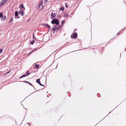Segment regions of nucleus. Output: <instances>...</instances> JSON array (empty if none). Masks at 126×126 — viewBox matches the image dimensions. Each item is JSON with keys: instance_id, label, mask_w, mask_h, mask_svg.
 Masks as SVG:
<instances>
[{"instance_id": "nucleus-1", "label": "nucleus", "mask_w": 126, "mask_h": 126, "mask_svg": "<svg viewBox=\"0 0 126 126\" xmlns=\"http://www.w3.org/2000/svg\"><path fill=\"white\" fill-rule=\"evenodd\" d=\"M44 0L45 1L44 3H43V1L39 3V7H40L41 6H42V9L43 8L47 2V0Z\"/></svg>"}, {"instance_id": "nucleus-2", "label": "nucleus", "mask_w": 126, "mask_h": 126, "mask_svg": "<svg viewBox=\"0 0 126 126\" xmlns=\"http://www.w3.org/2000/svg\"><path fill=\"white\" fill-rule=\"evenodd\" d=\"M51 23L52 24H55L57 25H58L59 24L58 20V19H54L52 21Z\"/></svg>"}, {"instance_id": "nucleus-3", "label": "nucleus", "mask_w": 126, "mask_h": 126, "mask_svg": "<svg viewBox=\"0 0 126 126\" xmlns=\"http://www.w3.org/2000/svg\"><path fill=\"white\" fill-rule=\"evenodd\" d=\"M8 0H3L1 2L0 4V7L2 6V5L5 4L7 2Z\"/></svg>"}, {"instance_id": "nucleus-4", "label": "nucleus", "mask_w": 126, "mask_h": 126, "mask_svg": "<svg viewBox=\"0 0 126 126\" xmlns=\"http://www.w3.org/2000/svg\"><path fill=\"white\" fill-rule=\"evenodd\" d=\"M56 14L55 13H52L51 14V18L52 19H53L56 16Z\"/></svg>"}, {"instance_id": "nucleus-5", "label": "nucleus", "mask_w": 126, "mask_h": 126, "mask_svg": "<svg viewBox=\"0 0 126 126\" xmlns=\"http://www.w3.org/2000/svg\"><path fill=\"white\" fill-rule=\"evenodd\" d=\"M20 6L22 8V9H21L22 10L24 11L25 10V8L23 4H21L20 5Z\"/></svg>"}, {"instance_id": "nucleus-6", "label": "nucleus", "mask_w": 126, "mask_h": 126, "mask_svg": "<svg viewBox=\"0 0 126 126\" xmlns=\"http://www.w3.org/2000/svg\"><path fill=\"white\" fill-rule=\"evenodd\" d=\"M6 16H3L1 17V20L3 21H4L6 19Z\"/></svg>"}, {"instance_id": "nucleus-7", "label": "nucleus", "mask_w": 126, "mask_h": 126, "mask_svg": "<svg viewBox=\"0 0 126 126\" xmlns=\"http://www.w3.org/2000/svg\"><path fill=\"white\" fill-rule=\"evenodd\" d=\"M42 25L44 26H45L46 27H47L49 28V29L50 28V26L47 24H42Z\"/></svg>"}, {"instance_id": "nucleus-8", "label": "nucleus", "mask_w": 126, "mask_h": 126, "mask_svg": "<svg viewBox=\"0 0 126 126\" xmlns=\"http://www.w3.org/2000/svg\"><path fill=\"white\" fill-rule=\"evenodd\" d=\"M19 14L21 15L22 16H23L24 15V12L21 11H20L19 12Z\"/></svg>"}, {"instance_id": "nucleus-9", "label": "nucleus", "mask_w": 126, "mask_h": 126, "mask_svg": "<svg viewBox=\"0 0 126 126\" xmlns=\"http://www.w3.org/2000/svg\"><path fill=\"white\" fill-rule=\"evenodd\" d=\"M14 18L13 17H11L10 18V21L9 22V23H11L12 21L13 20Z\"/></svg>"}, {"instance_id": "nucleus-10", "label": "nucleus", "mask_w": 126, "mask_h": 126, "mask_svg": "<svg viewBox=\"0 0 126 126\" xmlns=\"http://www.w3.org/2000/svg\"><path fill=\"white\" fill-rule=\"evenodd\" d=\"M77 36V34L76 33H74L73 34V38H76Z\"/></svg>"}, {"instance_id": "nucleus-11", "label": "nucleus", "mask_w": 126, "mask_h": 126, "mask_svg": "<svg viewBox=\"0 0 126 126\" xmlns=\"http://www.w3.org/2000/svg\"><path fill=\"white\" fill-rule=\"evenodd\" d=\"M56 29H57V30H58V29L57 28V27H54L52 29V30L53 31H55Z\"/></svg>"}, {"instance_id": "nucleus-12", "label": "nucleus", "mask_w": 126, "mask_h": 126, "mask_svg": "<svg viewBox=\"0 0 126 126\" xmlns=\"http://www.w3.org/2000/svg\"><path fill=\"white\" fill-rule=\"evenodd\" d=\"M18 13L17 11H16L15 13V16H18Z\"/></svg>"}, {"instance_id": "nucleus-13", "label": "nucleus", "mask_w": 126, "mask_h": 126, "mask_svg": "<svg viewBox=\"0 0 126 126\" xmlns=\"http://www.w3.org/2000/svg\"><path fill=\"white\" fill-rule=\"evenodd\" d=\"M26 76H27L26 75H22V76L20 77V78H23V77H26Z\"/></svg>"}, {"instance_id": "nucleus-14", "label": "nucleus", "mask_w": 126, "mask_h": 126, "mask_svg": "<svg viewBox=\"0 0 126 126\" xmlns=\"http://www.w3.org/2000/svg\"><path fill=\"white\" fill-rule=\"evenodd\" d=\"M36 81L37 82V83H40V79H37Z\"/></svg>"}, {"instance_id": "nucleus-15", "label": "nucleus", "mask_w": 126, "mask_h": 126, "mask_svg": "<svg viewBox=\"0 0 126 126\" xmlns=\"http://www.w3.org/2000/svg\"><path fill=\"white\" fill-rule=\"evenodd\" d=\"M60 11H63L64 10V8L63 7H61L60 9Z\"/></svg>"}, {"instance_id": "nucleus-16", "label": "nucleus", "mask_w": 126, "mask_h": 126, "mask_svg": "<svg viewBox=\"0 0 126 126\" xmlns=\"http://www.w3.org/2000/svg\"><path fill=\"white\" fill-rule=\"evenodd\" d=\"M68 15L66 13H65L64 14V16L67 17L68 16Z\"/></svg>"}, {"instance_id": "nucleus-17", "label": "nucleus", "mask_w": 126, "mask_h": 126, "mask_svg": "<svg viewBox=\"0 0 126 126\" xmlns=\"http://www.w3.org/2000/svg\"><path fill=\"white\" fill-rule=\"evenodd\" d=\"M3 14L2 12L0 13V18L1 17L3 16Z\"/></svg>"}, {"instance_id": "nucleus-18", "label": "nucleus", "mask_w": 126, "mask_h": 126, "mask_svg": "<svg viewBox=\"0 0 126 126\" xmlns=\"http://www.w3.org/2000/svg\"><path fill=\"white\" fill-rule=\"evenodd\" d=\"M35 42V41L34 40H33L32 41H31V43L30 44L31 45H32L33 44L34 42Z\"/></svg>"}, {"instance_id": "nucleus-19", "label": "nucleus", "mask_w": 126, "mask_h": 126, "mask_svg": "<svg viewBox=\"0 0 126 126\" xmlns=\"http://www.w3.org/2000/svg\"><path fill=\"white\" fill-rule=\"evenodd\" d=\"M35 67L36 68H39V65H36L35 66Z\"/></svg>"}, {"instance_id": "nucleus-20", "label": "nucleus", "mask_w": 126, "mask_h": 126, "mask_svg": "<svg viewBox=\"0 0 126 126\" xmlns=\"http://www.w3.org/2000/svg\"><path fill=\"white\" fill-rule=\"evenodd\" d=\"M64 23V20H62V22H61L62 24H63Z\"/></svg>"}, {"instance_id": "nucleus-21", "label": "nucleus", "mask_w": 126, "mask_h": 126, "mask_svg": "<svg viewBox=\"0 0 126 126\" xmlns=\"http://www.w3.org/2000/svg\"><path fill=\"white\" fill-rule=\"evenodd\" d=\"M26 73L27 74V76L28 75H29L30 74V73H29V71H27L26 72Z\"/></svg>"}, {"instance_id": "nucleus-22", "label": "nucleus", "mask_w": 126, "mask_h": 126, "mask_svg": "<svg viewBox=\"0 0 126 126\" xmlns=\"http://www.w3.org/2000/svg\"><path fill=\"white\" fill-rule=\"evenodd\" d=\"M2 49H0V54L2 52Z\"/></svg>"}, {"instance_id": "nucleus-23", "label": "nucleus", "mask_w": 126, "mask_h": 126, "mask_svg": "<svg viewBox=\"0 0 126 126\" xmlns=\"http://www.w3.org/2000/svg\"><path fill=\"white\" fill-rule=\"evenodd\" d=\"M39 84L41 86H44L43 85H42L41 84V83H40H40H39Z\"/></svg>"}, {"instance_id": "nucleus-24", "label": "nucleus", "mask_w": 126, "mask_h": 126, "mask_svg": "<svg viewBox=\"0 0 126 126\" xmlns=\"http://www.w3.org/2000/svg\"><path fill=\"white\" fill-rule=\"evenodd\" d=\"M33 37L34 38V39H35V38H34V34H33Z\"/></svg>"}, {"instance_id": "nucleus-25", "label": "nucleus", "mask_w": 126, "mask_h": 126, "mask_svg": "<svg viewBox=\"0 0 126 126\" xmlns=\"http://www.w3.org/2000/svg\"><path fill=\"white\" fill-rule=\"evenodd\" d=\"M28 82V83H29V84H30V85H32V84H31V83H30V82Z\"/></svg>"}, {"instance_id": "nucleus-26", "label": "nucleus", "mask_w": 126, "mask_h": 126, "mask_svg": "<svg viewBox=\"0 0 126 126\" xmlns=\"http://www.w3.org/2000/svg\"><path fill=\"white\" fill-rule=\"evenodd\" d=\"M10 71H9L6 74H8V73H9L10 72Z\"/></svg>"}, {"instance_id": "nucleus-27", "label": "nucleus", "mask_w": 126, "mask_h": 126, "mask_svg": "<svg viewBox=\"0 0 126 126\" xmlns=\"http://www.w3.org/2000/svg\"><path fill=\"white\" fill-rule=\"evenodd\" d=\"M66 7H67V5H66Z\"/></svg>"}, {"instance_id": "nucleus-28", "label": "nucleus", "mask_w": 126, "mask_h": 126, "mask_svg": "<svg viewBox=\"0 0 126 126\" xmlns=\"http://www.w3.org/2000/svg\"><path fill=\"white\" fill-rule=\"evenodd\" d=\"M27 82L26 81V82Z\"/></svg>"}]
</instances>
